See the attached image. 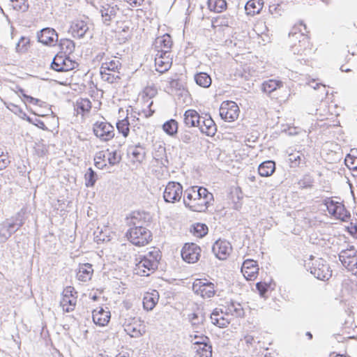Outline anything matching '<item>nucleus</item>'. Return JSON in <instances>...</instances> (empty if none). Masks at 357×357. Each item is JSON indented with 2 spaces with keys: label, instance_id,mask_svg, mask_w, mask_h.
I'll return each instance as SVG.
<instances>
[{
  "label": "nucleus",
  "instance_id": "nucleus-40",
  "mask_svg": "<svg viewBox=\"0 0 357 357\" xmlns=\"http://www.w3.org/2000/svg\"><path fill=\"white\" fill-rule=\"evenodd\" d=\"M179 139L185 144H190L197 140V135L190 130H184L180 133Z\"/></svg>",
  "mask_w": 357,
  "mask_h": 357
},
{
  "label": "nucleus",
  "instance_id": "nucleus-30",
  "mask_svg": "<svg viewBox=\"0 0 357 357\" xmlns=\"http://www.w3.org/2000/svg\"><path fill=\"white\" fill-rule=\"evenodd\" d=\"M128 153L131 154L133 159L137 162H142L146 155L145 147L138 143L137 145L129 148Z\"/></svg>",
  "mask_w": 357,
  "mask_h": 357
},
{
  "label": "nucleus",
  "instance_id": "nucleus-19",
  "mask_svg": "<svg viewBox=\"0 0 357 357\" xmlns=\"http://www.w3.org/2000/svg\"><path fill=\"white\" fill-rule=\"evenodd\" d=\"M89 30V25L83 20H76L73 22L70 28V31L73 36L79 38H83Z\"/></svg>",
  "mask_w": 357,
  "mask_h": 357
},
{
  "label": "nucleus",
  "instance_id": "nucleus-28",
  "mask_svg": "<svg viewBox=\"0 0 357 357\" xmlns=\"http://www.w3.org/2000/svg\"><path fill=\"white\" fill-rule=\"evenodd\" d=\"M263 0H250L246 3L245 6V10L247 15L253 16L259 13L263 8Z\"/></svg>",
  "mask_w": 357,
  "mask_h": 357
},
{
  "label": "nucleus",
  "instance_id": "nucleus-49",
  "mask_svg": "<svg viewBox=\"0 0 357 357\" xmlns=\"http://www.w3.org/2000/svg\"><path fill=\"white\" fill-rule=\"evenodd\" d=\"M121 67V63L119 61L112 60L109 62H105L102 63L100 67V70H105L108 71H112L113 73H116V71Z\"/></svg>",
  "mask_w": 357,
  "mask_h": 357
},
{
  "label": "nucleus",
  "instance_id": "nucleus-56",
  "mask_svg": "<svg viewBox=\"0 0 357 357\" xmlns=\"http://www.w3.org/2000/svg\"><path fill=\"white\" fill-rule=\"evenodd\" d=\"M256 288L261 297L265 296V294L268 291V287L266 284L262 282H257L256 284Z\"/></svg>",
  "mask_w": 357,
  "mask_h": 357
},
{
  "label": "nucleus",
  "instance_id": "nucleus-12",
  "mask_svg": "<svg viewBox=\"0 0 357 357\" xmlns=\"http://www.w3.org/2000/svg\"><path fill=\"white\" fill-rule=\"evenodd\" d=\"M231 250V243L226 240L219 239L215 242L212 247L213 254L220 260L226 259Z\"/></svg>",
  "mask_w": 357,
  "mask_h": 357
},
{
  "label": "nucleus",
  "instance_id": "nucleus-11",
  "mask_svg": "<svg viewBox=\"0 0 357 357\" xmlns=\"http://www.w3.org/2000/svg\"><path fill=\"white\" fill-rule=\"evenodd\" d=\"M169 56L170 52L167 50L158 51L155 58V66L157 71L163 73L171 68L172 62Z\"/></svg>",
  "mask_w": 357,
  "mask_h": 357
},
{
  "label": "nucleus",
  "instance_id": "nucleus-52",
  "mask_svg": "<svg viewBox=\"0 0 357 357\" xmlns=\"http://www.w3.org/2000/svg\"><path fill=\"white\" fill-rule=\"evenodd\" d=\"M105 154L103 151L98 152L94 157L95 166L102 169L107 165L105 162Z\"/></svg>",
  "mask_w": 357,
  "mask_h": 357
},
{
  "label": "nucleus",
  "instance_id": "nucleus-25",
  "mask_svg": "<svg viewBox=\"0 0 357 357\" xmlns=\"http://www.w3.org/2000/svg\"><path fill=\"white\" fill-rule=\"evenodd\" d=\"M202 117L197 111L188 109L184 113V123L189 128L196 127L199 125V121L202 119Z\"/></svg>",
  "mask_w": 357,
  "mask_h": 357
},
{
  "label": "nucleus",
  "instance_id": "nucleus-10",
  "mask_svg": "<svg viewBox=\"0 0 357 357\" xmlns=\"http://www.w3.org/2000/svg\"><path fill=\"white\" fill-rule=\"evenodd\" d=\"M201 248L196 243H185L181 250V257L183 259L189 263L197 262L200 257Z\"/></svg>",
  "mask_w": 357,
  "mask_h": 357
},
{
  "label": "nucleus",
  "instance_id": "nucleus-35",
  "mask_svg": "<svg viewBox=\"0 0 357 357\" xmlns=\"http://www.w3.org/2000/svg\"><path fill=\"white\" fill-rule=\"evenodd\" d=\"M189 317L192 326L196 332H198L199 330L202 329V326L205 321V317L204 314L199 315L198 313H192V314L189 315Z\"/></svg>",
  "mask_w": 357,
  "mask_h": 357
},
{
  "label": "nucleus",
  "instance_id": "nucleus-6",
  "mask_svg": "<svg viewBox=\"0 0 357 357\" xmlns=\"http://www.w3.org/2000/svg\"><path fill=\"white\" fill-rule=\"evenodd\" d=\"M93 131L98 138L104 142L110 140L114 136V127L105 121L96 122L93 126Z\"/></svg>",
  "mask_w": 357,
  "mask_h": 357
},
{
  "label": "nucleus",
  "instance_id": "nucleus-60",
  "mask_svg": "<svg viewBox=\"0 0 357 357\" xmlns=\"http://www.w3.org/2000/svg\"><path fill=\"white\" fill-rule=\"evenodd\" d=\"M347 268L351 271L354 275L357 276V259L351 263V265L347 267Z\"/></svg>",
  "mask_w": 357,
  "mask_h": 357
},
{
  "label": "nucleus",
  "instance_id": "nucleus-29",
  "mask_svg": "<svg viewBox=\"0 0 357 357\" xmlns=\"http://www.w3.org/2000/svg\"><path fill=\"white\" fill-rule=\"evenodd\" d=\"M275 170V163L273 160H266L261 162L259 167L258 172L261 176H270Z\"/></svg>",
  "mask_w": 357,
  "mask_h": 357
},
{
  "label": "nucleus",
  "instance_id": "nucleus-39",
  "mask_svg": "<svg viewBox=\"0 0 357 357\" xmlns=\"http://www.w3.org/2000/svg\"><path fill=\"white\" fill-rule=\"evenodd\" d=\"M281 84V82L274 79H269L263 82L261 89L264 93L270 94L275 91L278 88H280Z\"/></svg>",
  "mask_w": 357,
  "mask_h": 357
},
{
  "label": "nucleus",
  "instance_id": "nucleus-18",
  "mask_svg": "<svg viewBox=\"0 0 357 357\" xmlns=\"http://www.w3.org/2000/svg\"><path fill=\"white\" fill-rule=\"evenodd\" d=\"M119 8L116 5L105 4L102 6L100 8V13L103 23L107 26L109 25L110 22L116 17Z\"/></svg>",
  "mask_w": 357,
  "mask_h": 357
},
{
  "label": "nucleus",
  "instance_id": "nucleus-54",
  "mask_svg": "<svg viewBox=\"0 0 357 357\" xmlns=\"http://www.w3.org/2000/svg\"><path fill=\"white\" fill-rule=\"evenodd\" d=\"M338 204V202H335L332 199L326 201L325 205L326 206L327 210L328 213L333 216H335V214L337 213V207Z\"/></svg>",
  "mask_w": 357,
  "mask_h": 357
},
{
  "label": "nucleus",
  "instance_id": "nucleus-14",
  "mask_svg": "<svg viewBox=\"0 0 357 357\" xmlns=\"http://www.w3.org/2000/svg\"><path fill=\"white\" fill-rule=\"evenodd\" d=\"M149 214L144 211H133L126 219V225L130 228L137 227H145Z\"/></svg>",
  "mask_w": 357,
  "mask_h": 357
},
{
  "label": "nucleus",
  "instance_id": "nucleus-34",
  "mask_svg": "<svg viewBox=\"0 0 357 357\" xmlns=\"http://www.w3.org/2000/svg\"><path fill=\"white\" fill-rule=\"evenodd\" d=\"M59 46L64 55H69L75 51V43L68 38H62L59 41Z\"/></svg>",
  "mask_w": 357,
  "mask_h": 357
},
{
  "label": "nucleus",
  "instance_id": "nucleus-44",
  "mask_svg": "<svg viewBox=\"0 0 357 357\" xmlns=\"http://www.w3.org/2000/svg\"><path fill=\"white\" fill-rule=\"evenodd\" d=\"M84 178L86 186L93 187L98 179V175L91 167H89L84 175Z\"/></svg>",
  "mask_w": 357,
  "mask_h": 357
},
{
  "label": "nucleus",
  "instance_id": "nucleus-50",
  "mask_svg": "<svg viewBox=\"0 0 357 357\" xmlns=\"http://www.w3.org/2000/svg\"><path fill=\"white\" fill-rule=\"evenodd\" d=\"M208 233V227L205 224L196 223L193 226V234L195 236L202 238Z\"/></svg>",
  "mask_w": 357,
  "mask_h": 357
},
{
  "label": "nucleus",
  "instance_id": "nucleus-20",
  "mask_svg": "<svg viewBox=\"0 0 357 357\" xmlns=\"http://www.w3.org/2000/svg\"><path fill=\"white\" fill-rule=\"evenodd\" d=\"M203 342H195L194 343L195 349L199 357H211L212 356V347L206 342L205 340H208L206 336L201 337Z\"/></svg>",
  "mask_w": 357,
  "mask_h": 357
},
{
  "label": "nucleus",
  "instance_id": "nucleus-9",
  "mask_svg": "<svg viewBox=\"0 0 357 357\" xmlns=\"http://www.w3.org/2000/svg\"><path fill=\"white\" fill-rule=\"evenodd\" d=\"M182 194V185L178 182L170 181L165 189L163 197L166 202L174 203L181 199Z\"/></svg>",
  "mask_w": 357,
  "mask_h": 357
},
{
  "label": "nucleus",
  "instance_id": "nucleus-51",
  "mask_svg": "<svg viewBox=\"0 0 357 357\" xmlns=\"http://www.w3.org/2000/svg\"><path fill=\"white\" fill-rule=\"evenodd\" d=\"M12 7L16 10L26 12L29 8L27 0H10Z\"/></svg>",
  "mask_w": 357,
  "mask_h": 357
},
{
  "label": "nucleus",
  "instance_id": "nucleus-38",
  "mask_svg": "<svg viewBox=\"0 0 357 357\" xmlns=\"http://www.w3.org/2000/svg\"><path fill=\"white\" fill-rule=\"evenodd\" d=\"M196 197H197V195L195 192V186L187 189L183 196V203L185 206L190 208V204H193V202L197 199Z\"/></svg>",
  "mask_w": 357,
  "mask_h": 357
},
{
  "label": "nucleus",
  "instance_id": "nucleus-27",
  "mask_svg": "<svg viewBox=\"0 0 357 357\" xmlns=\"http://www.w3.org/2000/svg\"><path fill=\"white\" fill-rule=\"evenodd\" d=\"M159 299V294L153 290L151 293H146L143 298V306L146 310H152Z\"/></svg>",
  "mask_w": 357,
  "mask_h": 357
},
{
  "label": "nucleus",
  "instance_id": "nucleus-8",
  "mask_svg": "<svg viewBox=\"0 0 357 357\" xmlns=\"http://www.w3.org/2000/svg\"><path fill=\"white\" fill-rule=\"evenodd\" d=\"M193 291L203 298H211L215 294L213 283L206 279H197L192 284Z\"/></svg>",
  "mask_w": 357,
  "mask_h": 357
},
{
  "label": "nucleus",
  "instance_id": "nucleus-22",
  "mask_svg": "<svg viewBox=\"0 0 357 357\" xmlns=\"http://www.w3.org/2000/svg\"><path fill=\"white\" fill-rule=\"evenodd\" d=\"M222 313L226 315H232L236 317H241L244 315V310L241 305L238 303L231 301L224 307V310H221Z\"/></svg>",
  "mask_w": 357,
  "mask_h": 357
},
{
  "label": "nucleus",
  "instance_id": "nucleus-13",
  "mask_svg": "<svg viewBox=\"0 0 357 357\" xmlns=\"http://www.w3.org/2000/svg\"><path fill=\"white\" fill-rule=\"evenodd\" d=\"M213 195L208 190L203 191L202 198L196 199L193 204H190V210L196 212H204L208 207L213 204Z\"/></svg>",
  "mask_w": 357,
  "mask_h": 357
},
{
  "label": "nucleus",
  "instance_id": "nucleus-1",
  "mask_svg": "<svg viewBox=\"0 0 357 357\" xmlns=\"http://www.w3.org/2000/svg\"><path fill=\"white\" fill-rule=\"evenodd\" d=\"M160 250L153 249L144 255H139L136 259L135 271L136 274L141 276L149 275V272H153L158 268L159 261L161 259Z\"/></svg>",
  "mask_w": 357,
  "mask_h": 357
},
{
  "label": "nucleus",
  "instance_id": "nucleus-64",
  "mask_svg": "<svg viewBox=\"0 0 357 357\" xmlns=\"http://www.w3.org/2000/svg\"><path fill=\"white\" fill-rule=\"evenodd\" d=\"M195 192L197 195V197H196L197 199L202 198L203 191L208 190L206 188H205L204 187H198V186H195Z\"/></svg>",
  "mask_w": 357,
  "mask_h": 357
},
{
  "label": "nucleus",
  "instance_id": "nucleus-59",
  "mask_svg": "<svg viewBox=\"0 0 357 357\" xmlns=\"http://www.w3.org/2000/svg\"><path fill=\"white\" fill-rule=\"evenodd\" d=\"M165 153V148L160 146L158 150L154 153L153 158L156 160H159L162 158V156Z\"/></svg>",
  "mask_w": 357,
  "mask_h": 357
},
{
  "label": "nucleus",
  "instance_id": "nucleus-16",
  "mask_svg": "<svg viewBox=\"0 0 357 357\" xmlns=\"http://www.w3.org/2000/svg\"><path fill=\"white\" fill-rule=\"evenodd\" d=\"M38 40L44 45H52L58 40L56 31L52 28H44L37 34Z\"/></svg>",
  "mask_w": 357,
  "mask_h": 357
},
{
  "label": "nucleus",
  "instance_id": "nucleus-23",
  "mask_svg": "<svg viewBox=\"0 0 357 357\" xmlns=\"http://www.w3.org/2000/svg\"><path fill=\"white\" fill-rule=\"evenodd\" d=\"M93 273V269L91 264H79L77 272V278L82 282H87L91 280Z\"/></svg>",
  "mask_w": 357,
  "mask_h": 357
},
{
  "label": "nucleus",
  "instance_id": "nucleus-48",
  "mask_svg": "<svg viewBox=\"0 0 357 357\" xmlns=\"http://www.w3.org/2000/svg\"><path fill=\"white\" fill-rule=\"evenodd\" d=\"M129 121L128 118H126L121 121H119L116 123V128L120 133H121L123 137H127L129 134Z\"/></svg>",
  "mask_w": 357,
  "mask_h": 357
},
{
  "label": "nucleus",
  "instance_id": "nucleus-36",
  "mask_svg": "<svg viewBox=\"0 0 357 357\" xmlns=\"http://www.w3.org/2000/svg\"><path fill=\"white\" fill-rule=\"evenodd\" d=\"M208 8L210 10L215 13H221L227 8L225 0H208Z\"/></svg>",
  "mask_w": 357,
  "mask_h": 357
},
{
  "label": "nucleus",
  "instance_id": "nucleus-42",
  "mask_svg": "<svg viewBox=\"0 0 357 357\" xmlns=\"http://www.w3.org/2000/svg\"><path fill=\"white\" fill-rule=\"evenodd\" d=\"M162 128L167 135L173 136L177 133L178 123L174 119H170L163 124Z\"/></svg>",
  "mask_w": 357,
  "mask_h": 357
},
{
  "label": "nucleus",
  "instance_id": "nucleus-26",
  "mask_svg": "<svg viewBox=\"0 0 357 357\" xmlns=\"http://www.w3.org/2000/svg\"><path fill=\"white\" fill-rule=\"evenodd\" d=\"M288 160L290 163V167L296 168L299 167L305 166L306 158L303 153L301 151H295L288 155Z\"/></svg>",
  "mask_w": 357,
  "mask_h": 357
},
{
  "label": "nucleus",
  "instance_id": "nucleus-57",
  "mask_svg": "<svg viewBox=\"0 0 357 357\" xmlns=\"http://www.w3.org/2000/svg\"><path fill=\"white\" fill-rule=\"evenodd\" d=\"M313 180L309 176H305L302 180L299 181V185L303 188L311 187Z\"/></svg>",
  "mask_w": 357,
  "mask_h": 357
},
{
  "label": "nucleus",
  "instance_id": "nucleus-61",
  "mask_svg": "<svg viewBox=\"0 0 357 357\" xmlns=\"http://www.w3.org/2000/svg\"><path fill=\"white\" fill-rule=\"evenodd\" d=\"M348 231L349 234L357 238V225H354L353 223H351V225L347 227Z\"/></svg>",
  "mask_w": 357,
  "mask_h": 357
},
{
  "label": "nucleus",
  "instance_id": "nucleus-41",
  "mask_svg": "<svg viewBox=\"0 0 357 357\" xmlns=\"http://www.w3.org/2000/svg\"><path fill=\"white\" fill-rule=\"evenodd\" d=\"M156 44L160 45L161 50H167L170 52V49L172 45V38L169 34H165L162 37L157 38Z\"/></svg>",
  "mask_w": 357,
  "mask_h": 357
},
{
  "label": "nucleus",
  "instance_id": "nucleus-58",
  "mask_svg": "<svg viewBox=\"0 0 357 357\" xmlns=\"http://www.w3.org/2000/svg\"><path fill=\"white\" fill-rule=\"evenodd\" d=\"M126 331L128 333H130L131 337H139L142 335V333L139 330H137L135 328L131 327L130 326H128V328L126 329Z\"/></svg>",
  "mask_w": 357,
  "mask_h": 357
},
{
  "label": "nucleus",
  "instance_id": "nucleus-37",
  "mask_svg": "<svg viewBox=\"0 0 357 357\" xmlns=\"http://www.w3.org/2000/svg\"><path fill=\"white\" fill-rule=\"evenodd\" d=\"M91 108V102L87 98H79L76 101L75 109L77 114H84L89 112Z\"/></svg>",
  "mask_w": 357,
  "mask_h": 357
},
{
  "label": "nucleus",
  "instance_id": "nucleus-15",
  "mask_svg": "<svg viewBox=\"0 0 357 357\" xmlns=\"http://www.w3.org/2000/svg\"><path fill=\"white\" fill-rule=\"evenodd\" d=\"M259 267L257 262L253 259H246L241 266V273L248 280H252L257 278Z\"/></svg>",
  "mask_w": 357,
  "mask_h": 357
},
{
  "label": "nucleus",
  "instance_id": "nucleus-46",
  "mask_svg": "<svg viewBox=\"0 0 357 357\" xmlns=\"http://www.w3.org/2000/svg\"><path fill=\"white\" fill-rule=\"evenodd\" d=\"M24 214L25 211L22 209L12 218V225L14 228L17 229V231L24 224Z\"/></svg>",
  "mask_w": 357,
  "mask_h": 357
},
{
  "label": "nucleus",
  "instance_id": "nucleus-4",
  "mask_svg": "<svg viewBox=\"0 0 357 357\" xmlns=\"http://www.w3.org/2000/svg\"><path fill=\"white\" fill-rule=\"evenodd\" d=\"M305 266L309 268L311 274L319 280H328L332 275L328 264L322 258L315 259L312 265H310V262H308L305 264Z\"/></svg>",
  "mask_w": 357,
  "mask_h": 357
},
{
  "label": "nucleus",
  "instance_id": "nucleus-62",
  "mask_svg": "<svg viewBox=\"0 0 357 357\" xmlns=\"http://www.w3.org/2000/svg\"><path fill=\"white\" fill-rule=\"evenodd\" d=\"M126 2L129 3L132 7L139 6L144 0H124Z\"/></svg>",
  "mask_w": 357,
  "mask_h": 357
},
{
  "label": "nucleus",
  "instance_id": "nucleus-53",
  "mask_svg": "<svg viewBox=\"0 0 357 357\" xmlns=\"http://www.w3.org/2000/svg\"><path fill=\"white\" fill-rule=\"evenodd\" d=\"M108 162L110 165L114 166L119 164L121 160V156L118 151L114 150L109 152L107 157Z\"/></svg>",
  "mask_w": 357,
  "mask_h": 357
},
{
  "label": "nucleus",
  "instance_id": "nucleus-3",
  "mask_svg": "<svg viewBox=\"0 0 357 357\" xmlns=\"http://www.w3.org/2000/svg\"><path fill=\"white\" fill-rule=\"evenodd\" d=\"M126 236L133 245L144 246L151 240L152 234L145 227H137L130 228L126 232Z\"/></svg>",
  "mask_w": 357,
  "mask_h": 357
},
{
  "label": "nucleus",
  "instance_id": "nucleus-21",
  "mask_svg": "<svg viewBox=\"0 0 357 357\" xmlns=\"http://www.w3.org/2000/svg\"><path fill=\"white\" fill-rule=\"evenodd\" d=\"M356 255V251L353 245L349 248L342 250L339 254V259L342 264L345 267L351 265V262L355 260L354 257Z\"/></svg>",
  "mask_w": 357,
  "mask_h": 357
},
{
  "label": "nucleus",
  "instance_id": "nucleus-17",
  "mask_svg": "<svg viewBox=\"0 0 357 357\" xmlns=\"http://www.w3.org/2000/svg\"><path fill=\"white\" fill-rule=\"evenodd\" d=\"M111 314L108 310H105L102 307H99L92 312V318L93 322L98 326H106L110 319Z\"/></svg>",
  "mask_w": 357,
  "mask_h": 357
},
{
  "label": "nucleus",
  "instance_id": "nucleus-31",
  "mask_svg": "<svg viewBox=\"0 0 357 357\" xmlns=\"http://www.w3.org/2000/svg\"><path fill=\"white\" fill-rule=\"evenodd\" d=\"M15 231H17V229L14 228L12 223L7 220L1 225L0 228L1 241H7Z\"/></svg>",
  "mask_w": 357,
  "mask_h": 357
},
{
  "label": "nucleus",
  "instance_id": "nucleus-47",
  "mask_svg": "<svg viewBox=\"0 0 357 357\" xmlns=\"http://www.w3.org/2000/svg\"><path fill=\"white\" fill-rule=\"evenodd\" d=\"M334 217L342 221H346L350 218V213L345 208L344 204L339 202L337 207V213L335 214Z\"/></svg>",
  "mask_w": 357,
  "mask_h": 357
},
{
  "label": "nucleus",
  "instance_id": "nucleus-45",
  "mask_svg": "<svg viewBox=\"0 0 357 357\" xmlns=\"http://www.w3.org/2000/svg\"><path fill=\"white\" fill-rule=\"evenodd\" d=\"M101 78L107 82L108 83H114L116 82L117 79H120V76L116 73H113L112 71H108L105 70H100Z\"/></svg>",
  "mask_w": 357,
  "mask_h": 357
},
{
  "label": "nucleus",
  "instance_id": "nucleus-7",
  "mask_svg": "<svg viewBox=\"0 0 357 357\" xmlns=\"http://www.w3.org/2000/svg\"><path fill=\"white\" fill-rule=\"evenodd\" d=\"M219 110L221 119L225 121L231 122L238 117L239 108L233 101H224Z\"/></svg>",
  "mask_w": 357,
  "mask_h": 357
},
{
  "label": "nucleus",
  "instance_id": "nucleus-43",
  "mask_svg": "<svg viewBox=\"0 0 357 357\" xmlns=\"http://www.w3.org/2000/svg\"><path fill=\"white\" fill-rule=\"evenodd\" d=\"M76 303L77 297L62 298L61 301V306L64 311L70 312L74 310Z\"/></svg>",
  "mask_w": 357,
  "mask_h": 357
},
{
  "label": "nucleus",
  "instance_id": "nucleus-63",
  "mask_svg": "<svg viewBox=\"0 0 357 357\" xmlns=\"http://www.w3.org/2000/svg\"><path fill=\"white\" fill-rule=\"evenodd\" d=\"M244 341L245 343L249 345H253V344L255 342V340L253 336L248 335L244 337Z\"/></svg>",
  "mask_w": 357,
  "mask_h": 357
},
{
  "label": "nucleus",
  "instance_id": "nucleus-33",
  "mask_svg": "<svg viewBox=\"0 0 357 357\" xmlns=\"http://www.w3.org/2000/svg\"><path fill=\"white\" fill-rule=\"evenodd\" d=\"M211 322L214 325H215L220 328H225L229 324V321L227 318H225L224 317L220 316L219 312L217 311V310H215L211 313Z\"/></svg>",
  "mask_w": 357,
  "mask_h": 357
},
{
  "label": "nucleus",
  "instance_id": "nucleus-2",
  "mask_svg": "<svg viewBox=\"0 0 357 357\" xmlns=\"http://www.w3.org/2000/svg\"><path fill=\"white\" fill-rule=\"evenodd\" d=\"M296 29L294 27L289 33V38L292 43L291 49L294 54L301 55L305 54V52L308 50L310 41L309 38L304 33H302L301 29L298 32L296 31Z\"/></svg>",
  "mask_w": 357,
  "mask_h": 357
},
{
  "label": "nucleus",
  "instance_id": "nucleus-32",
  "mask_svg": "<svg viewBox=\"0 0 357 357\" xmlns=\"http://www.w3.org/2000/svg\"><path fill=\"white\" fill-rule=\"evenodd\" d=\"M195 81L199 86L208 88L211 85V78L206 73L201 72L195 75Z\"/></svg>",
  "mask_w": 357,
  "mask_h": 357
},
{
  "label": "nucleus",
  "instance_id": "nucleus-55",
  "mask_svg": "<svg viewBox=\"0 0 357 357\" xmlns=\"http://www.w3.org/2000/svg\"><path fill=\"white\" fill-rule=\"evenodd\" d=\"M77 292L75 291V289L73 287L68 286L66 287L62 293V298H67L70 297H77L75 296Z\"/></svg>",
  "mask_w": 357,
  "mask_h": 357
},
{
  "label": "nucleus",
  "instance_id": "nucleus-5",
  "mask_svg": "<svg viewBox=\"0 0 357 357\" xmlns=\"http://www.w3.org/2000/svg\"><path fill=\"white\" fill-rule=\"evenodd\" d=\"M77 63L63 53L57 54L53 59L51 68L57 72H67L73 70Z\"/></svg>",
  "mask_w": 357,
  "mask_h": 357
},
{
  "label": "nucleus",
  "instance_id": "nucleus-24",
  "mask_svg": "<svg viewBox=\"0 0 357 357\" xmlns=\"http://www.w3.org/2000/svg\"><path fill=\"white\" fill-rule=\"evenodd\" d=\"M203 123L202 126H200V132L206 134L207 136H213L217 130L216 126L213 120L210 116L202 117Z\"/></svg>",
  "mask_w": 357,
  "mask_h": 357
}]
</instances>
